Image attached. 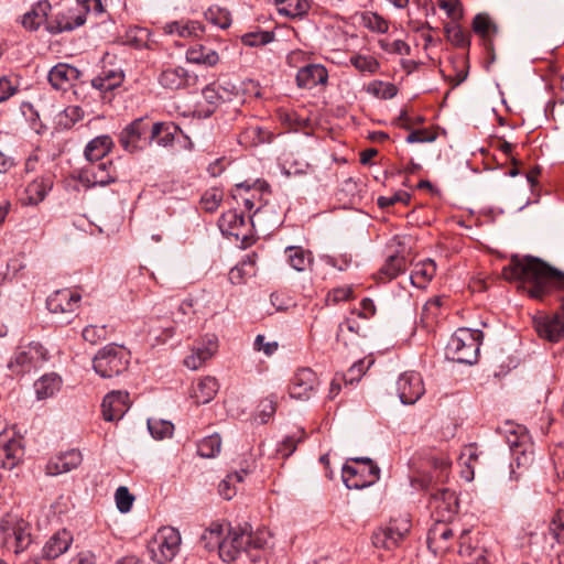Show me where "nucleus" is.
Returning <instances> with one entry per match:
<instances>
[{"label": "nucleus", "mask_w": 564, "mask_h": 564, "mask_svg": "<svg viewBox=\"0 0 564 564\" xmlns=\"http://www.w3.org/2000/svg\"><path fill=\"white\" fill-rule=\"evenodd\" d=\"M178 131L180 128L173 122H155L150 130V143L155 141L160 147H170Z\"/></svg>", "instance_id": "obj_35"}, {"label": "nucleus", "mask_w": 564, "mask_h": 564, "mask_svg": "<svg viewBox=\"0 0 564 564\" xmlns=\"http://www.w3.org/2000/svg\"><path fill=\"white\" fill-rule=\"evenodd\" d=\"M129 393L122 391H111L102 400L101 411L106 421L112 422L120 420L129 410Z\"/></svg>", "instance_id": "obj_23"}, {"label": "nucleus", "mask_w": 564, "mask_h": 564, "mask_svg": "<svg viewBox=\"0 0 564 564\" xmlns=\"http://www.w3.org/2000/svg\"><path fill=\"white\" fill-rule=\"evenodd\" d=\"M549 533L557 543H564V510H557L549 524Z\"/></svg>", "instance_id": "obj_55"}, {"label": "nucleus", "mask_w": 564, "mask_h": 564, "mask_svg": "<svg viewBox=\"0 0 564 564\" xmlns=\"http://www.w3.org/2000/svg\"><path fill=\"white\" fill-rule=\"evenodd\" d=\"M421 376L414 371L402 373L397 381V392L403 404H414L424 394Z\"/></svg>", "instance_id": "obj_18"}, {"label": "nucleus", "mask_w": 564, "mask_h": 564, "mask_svg": "<svg viewBox=\"0 0 564 564\" xmlns=\"http://www.w3.org/2000/svg\"><path fill=\"white\" fill-rule=\"evenodd\" d=\"M188 78V73L183 67L166 68L161 72L159 83L166 89L177 90L187 85Z\"/></svg>", "instance_id": "obj_38"}, {"label": "nucleus", "mask_w": 564, "mask_h": 564, "mask_svg": "<svg viewBox=\"0 0 564 564\" xmlns=\"http://www.w3.org/2000/svg\"><path fill=\"white\" fill-rule=\"evenodd\" d=\"M148 429L151 435L156 440L171 437L174 432V425L170 421L149 419Z\"/></svg>", "instance_id": "obj_52"}, {"label": "nucleus", "mask_w": 564, "mask_h": 564, "mask_svg": "<svg viewBox=\"0 0 564 564\" xmlns=\"http://www.w3.org/2000/svg\"><path fill=\"white\" fill-rule=\"evenodd\" d=\"M0 543L17 555L24 552L32 543L30 524L24 520L11 517L2 519Z\"/></svg>", "instance_id": "obj_7"}, {"label": "nucleus", "mask_w": 564, "mask_h": 564, "mask_svg": "<svg viewBox=\"0 0 564 564\" xmlns=\"http://www.w3.org/2000/svg\"><path fill=\"white\" fill-rule=\"evenodd\" d=\"M317 384L316 373L310 368L299 369L290 383L289 393L292 399H308Z\"/></svg>", "instance_id": "obj_20"}, {"label": "nucleus", "mask_w": 564, "mask_h": 564, "mask_svg": "<svg viewBox=\"0 0 564 564\" xmlns=\"http://www.w3.org/2000/svg\"><path fill=\"white\" fill-rule=\"evenodd\" d=\"M80 77V70L67 63H58L47 75L51 86L61 91L69 90Z\"/></svg>", "instance_id": "obj_22"}, {"label": "nucleus", "mask_w": 564, "mask_h": 564, "mask_svg": "<svg viewBox=\"0 0 564 564\" xmlns=\"http://www.w3.org/2000/svg\"><path fill=\"white\" fill-rule=\"evenodd\" d=\"M226 527L220 523H212L200 536V543L207 551H218L220 555V545H223Z\"/></svg>", "instance_id": "obj_41"}, {"label": "nucleus", "mask_w": 564, "mask_h": 564, "mask_svg": "<svg viewBox=\"0 0 564 564\" xmlns=\"http://www.w3.org/2000/svg\"><path fill=\"white\" fill-rule=\"evenodd\" d=\"M362 21L365 26L373 32L386 33L389 29L387 20L376 12H366L362 15Z\"/></svg>", "instance_id": "obj_54"}, {"label": "nucleus", "mask_w": 564, "mask_h": 564, "mask_svg": "<svg viewBox=\"0 0 564 564\" xmlns=\"http://www.w3.org/2000/svg\"><path fill=\"white\" fill-rule=\"evenodd\" d=\"M328 79V72L322 64H306L299 67L296 74V85L302 89H313L322 85L325 86Z\"/></svg>", "instance_id": "obj_24"}, {"label": "nucleus", "mask_w": 564, "mask_h": 564, "mask_svg": "<svg viewBox=\"0 0 564 564\" xmlns=\"http://www.w3.org/2000/svg\"><path fill=\"white\" fill-rule=\"evenodd\" d=\"M80 300L82 295L77 291L62 289L47 297L46 305L53 314L73 313L78 308Z\"/></svg>", "instance_id": "obj_21"}, {"label": "nucleus", "mask_w": 564, "mask_h": 564, "mask_svg": "<svg viewBox=\"0 0 564 564\" xmlns=\"http://www.w3.org/2000/svg\"><path fill=\"white\" fill-rule=\"evenodd\" d=\"M360 371V368H357V365H354L350 367L347 375L336 373L330 382L329 398L334 399L337 397L343 384H352L355 380H359Z\"/></svg>", "instance_id": "obj_44"}, {"label": "nucleus", "mask_w": 564, "mask_h": 564, "mask_svg": "<svg viewBox=\"0 0 564 564\" xmlns=\"http://www.w3.org/2000/svg\"><path fill=\"white\" fill-rule=\"evenodd\" d=\"M430 508L435 520L452 521L458 511L456 492L448 488L437 489L431 496Z\"/></svg>", "instance_id": "obj_14"}, {"label": "nucleus", "mask_w": 564, "mask_h": 564, "mask_svg": "<svg viewBox=\"0 0 564 564\" xmlns=\"http://www.w3.org/2000/svg\"><path fill=\"white\" fill-rule=\"evenodd\" d=\"M411 199V195L404 191H398L393 195L390 196H379L377 199V204L380 208L384 209L390 206H393L397 203H402L404 205L409 204Z\"/></svg>", "instance_id": "obj_60"}, {"label": "nucleus", "mask_w": 564, "mask_h": 564, "mask_svg": "<svg viewBox=\"0 0 564 564\" xmlns=\"http://www.w3.org/2000/svg\"><path fill=\"white\" fill-rule=\"evenodd\" d=\"M306 433L303 429H297L294 433L288 435L278 446L276 452L283 457L291 456L297 447V444L304 441Z\"/></svg>", "instance_id": "obj_49"}, {"label": "nucleus", "mask_w": 564, "mask_h": 564, "mask_svg": "<svg viewBox=\"0 0 564 564\" xmlns=\"http://www.w3.org/2000/svg\"><path fill=\"white\" fill-rule=\"evenodd\" d=\"M471 26L473 31L485 41L490 40L491 34L497 32V26L487 13L476 14Z\"/></svg>", "instance_id": "obj_46"}, {"label": "nucleus", "mask_w": 564, "mask_h": 564, "mask_svg": "<svg viewBox=\"0 0 564 564\" xmlns=\"http://www.w3.org/2000/svg\"><path fill=\"white\" fill-rule=\"evenodd\" d=\"M221 449V438L219 434H212L204 437L197 445V453L205 458L216 457Z\"/></svg>", "instance_id": "obj_47"}, {"label": "nucleus", "mask_w": 564, "mask_h": 564, "mask_svg": "<svg viewBox=\"0 0 564 564\" xmlns=\"http://www.w3.org/2000/svg\"><path fill=\"white\" fill-rule=\"evenodd\" d=\"M219 227L224 234L234 236L237 239L246 237V232L243 231L246 219L245 216L237 210L224 213L219 219Z\"/></svg>", "instance_id": "obj_31"}, {"label": "nucleus", "mask_w": 564, "mask_h": 564, "mask_svg": "<svg viewBox=\"0 0 564 564\" xmlns=\"http://www.w3.org/2000/svg\"><path fill=\"white\" fill-rule=\"evenodd\" d=\"M62 380L56 373H46L34 382V391L39 400L53 397L61 389Z\"/></svg>", "instance_id": "obj_40"}, {"label": "nucleus", "mask_w": 564, "mask_h": 564, "mask_svg": "<svg viewBox=\"0 0 564 564\" xmlns=\"http://www.w3.org/2000/svg\"><path fill=\"white\" fill-rule=\"evenodd\" d=\"M360 336V327L355 319H346L338 326L336 340L338 344H343L344 347L357 345V339Z\"/></svg>", "instance_id": "obj_42"}, {"label": "nucleus", "mask_w": 564, "mask_h": 564, "mask_svg": "<svg viewBox=\"0 0 564 564\" xmlns=\"http://www.w3.org/2000/svg\"><path fill=\"white\" fill-rule=\"evenodd\" d=\"M82 336L85 341L96 345L106 339L107 329L105 326L88 325L83 329Z\"/></svg>", "instance_id": "obj_61"}, {"label": "nucleus", "mask_w": 564, "mask_h": 564, "mask_svg": "<svg viewBox=\"0 0 564 564\" xmlns=\"http://www.w3.org/2000/svg\"><path fill=\"white\" fill-rule=\"evenodd\" d=\"M447 40L458 48H468L470 45V35L462 29L456 22L444 26Z\"/></svg>", "instance_id": "obj_45"}, {"label": "nucleus", "mask_w": 564, "mask_h": 564, "mask_svg": "<svg viewBox=\"0 0 564 564\" xmlns=\"http://www.w3.org/2000/svg\"><path fill=\"white\" fill-rule=\"evenodd\" d=\"M273 33L269 31L250 32L241 37V42L247 46L265 45L273 41Z\"/></svg>", "instance_id": "obj_56"}, {"label": "nucleus", "mask_w": 564, "mask_h": 564, "mask_svg": "<svg viewBox=\"0 0 564 564\" xmlns=\"http://www.w3.org/2000/svg\"><path fill=\"white\" fill-rule=\"evenodd\" d=\"M350 63L359 72H367L370 74L376 73L379 68V63L370 55H354L350 57Z\"/></svg>", "instance_id": "obj_53"}, {"label": "nucleus", "mask_w": 564, "mask_h": 564, "mask_svg": "<svg viewBox=\"0 0 564 564\" xmlns=\"http://www.w3.org/2000/svg\"><path fill=\"white\" fill-rule=\"evenodd\" d=\"M24 456V446L21 437L0 434V463L7 469H13Z\"/></svg>", "instance_id": "obj_19"}, {"label": "nucleus", "mask_w": 564, "mask_h": 564, "mask_svg": "<svg viewBox=\"0 0 564 564\" xmlns=\"http://www.w3.org/2000/svg\"><path fill=\"white\" fill-rule=\"evenodd\" d=\"M221 93H226V89L218 87L216 84H210L203 89V97L209 105L216 107L224 100Z\"/></svg>", "instance_id": "obj_63"}, {"label": "nucleus", "mask_w": 564, "mask_h": 564, "mask_svg": "<svg viewBox=\"0 0 564 564\" xmlns=\"http://www.w3.org/2000/svg\"><path fill=\"white\" fill-rule=\"evenodd\" d=\"M86 22L85 8L77 1L74 6L58 11L52 20L47 22L48 32L56 34L65 31H73Z\"/></svg>", "instance_id": "obj_12"}, {"label": "nucleus", "mask_w": 564, "mask_h": 564, "mask_svg": "<svg viewBox=\"0 0 564 564\" xmlns=\"http://www.w3.org/2000/svg\"><path fill=\"white\" fill-rule=\"evenodd\" d=\"M218 350V338L216 335H205L197 340L191 354L184 358V366L191 370H197Z\"/></svg>", "instance_id": "obj_16"}, {"label": "nucleus", "mask_w": 564, "mask_h": 564, "mask_svg": "<svg viewBox=\"0 0 564 564\" xmlns=\"http://www.w3.org/2000/svg\"><path fill=\"white\" fill-rule=\"evenodd\" d=\"M506 280L518 281L531 299L542 301L556 289H564V273L550 267L538 258L513 256L503 267Z\"/></svg>", "instance_id": "obj_1"}, {"label": "nucleus", "mask_w": 564, "mask_h": 564, "mask_svg": "<svg viewBox=\"0 0 564 564\" xmlns=\"http://www.w3.org/2000/svg\"><path fill=\"white\" fill-rule=\"evenodd\" d=\"M354 464H346L341 478L348 489H364L377 482L380 468L370 458H352Z\"/></svg>", "instance_id": "obj_8"}, {"label": "nucleus", "mask_w": 564, "mask_h": 564, "mask_svg": "<svg viewBox=\"0 0 564 564\" xmlns=\"http://www.w3.org/2000/svg\"><path fill=\"white\" fill-rule=\"evenodd\" d=\"M52 186L53 178L51 176H41L29 183L25 187L26 204L37 205L43 202Z\"/></svg>", "instance_id": "obj_34"}, {"label": "nucleus", "mask_w": 564, "mask_h": 564, "mask_svg": "<svg viewBox=\"0 0 564 564\" xmlns=\"http://www.w3.org/2000/svg\"><path fill=\"white\" fill-rule=\"evenodd\" d=\"M479 454L477 452V447L473 444L465 446L460 460L463 464L469 469V475H466L467 480H471L474 478V468L478 462Z\"/></svg>", "instance_id": "obj_58"}, {"label": "nucleus", "mask_w": 564, "mask_h": 564, "mask_svg": "<svg viewBox=\"0 0 564 564\" xmlns=\"http://www.w3.org/2000/svg\"><path fill=\"white\" fill-rule=\"evenodd\" d=\"M278 10L281 14L296 18L307 11L306 0H275Z\"/></svg>", "instance_id": "obj_50"}, {"label": "nucleus", "mask_w": 564, "mask_h": 564, "mask_svg": "<svg viewBox=\"0 0 564 564\" xmlns=\"http://www.w3.org/2000/svg\"><path fill=\"white\" fill-rule=\"evenodd\" d=\"M186 61L188 63L212 67L219 62V55L215 50L196 43L187 50Z\"/></svg>", "instance_id": "obj_33"}, {"label": "nucleus", "mask_w": 564, "mask_h": 564, "mask_svg": "<svg viewBox=\"0 0 564 564\" xmlns=\"http://www.w3.org/2000/svg\"><path fill=\"white\" fill-rule=\"evenodd\" d=\"M73 542V535L66 529L54 533L44 544L42 549L45 560H54L64 554Z\"/></svg>", "instance_id": "obj_26"}, {"label": "nucleus", "mask_w": 564, "mask_h": 564, "mask_svg": "<svg viewBox=\"0 0 564 564\" xmlns=\"http://www.w3.org/2000/svg\"><path fill=\"white\" fill-rule=\"evenodd\" d=\"M437 3L453 22H458L463 19L464 11L459 0H438Z\"/></svg>", "instance_id": "obj_57"}, {"label": "nucleus", "mask_w": 564, "mask_h": 564, "mask_svg": "<svg viewBox=\"0 0 564 564\" xmlns=\"http://www.w3.org/2000/svg\"><path fill=\"white\" fill-rule=\"evenodd\" d=\"M286 261L297 272L310 269L313 264V253L301 246H289L284 250Z\"/></svg>", "instance_id": "obj_32"}, {"label": "nucleus", "mask_w": 564, "mask_h": 564, "mask_svg": "<svg viewBox=\"0 0 564 564\" xmlns=\"http://www.w3.org/2000/svg\"><path fill=\"white\" fill-rule=\"evenodd\" d=\"M455 540V530L451 521L435 520L427 532V546L434 554L447 552Z\"/></svg>", "instance_id": "obj_15"}, {"label": "nucleus", "mask_w": 564, "mask_h": 564, "mask_svg": "<svg viewBox=\"0 0 564 564\" xmlns=\"http://www.w3.org/2000/svg\"><path fill=\"white\" fill-rule=\"evenodd\" d=\"M165 34L178 36L181 39L196 37L204 32V26L198 21L181 19L167 22L163 26Z\"/></svg>", "instance_id": "obj_27"}, {"label": "nucleus", "mask_w": 564, "mask_h": 564, "mask_svg": "<svg viewBox=\"0 0 564 564\" xmlns=\"http://www.w3.org/2000/svg\"><path fill=\"white\" fill-rule=\"evenodd\" d=\"M533 327L540 338L551 343L560 341L564 337V302L555 314L534 316Z\"/></svg>", "instance_id": "obj_10"}, {"label": "nucleus", "mask_w": 564, "mask_h": 564, "mask_svg": "<svg viewBox=\"0 0 564 564\" xmlns=\"http://www.w3.org/2000/svg\"><path fill=\"white\" fill-rule=\"evenodd\" d=\"M429 468L427 475L421 479L414 478L412 485L419 484L421 488H429L433 482L444 484L448 480L451 474V460L445 456L429 457L425 463Z\"/></svg>", "instance_id": "obj_17"}, {"label": "nucleus", "mask_w": 564, "mask_h": 564, "mask_svg": "<svg viewBox=\"0 0 564 564\" xmlns=\"http://www.w3.org/2000/svg\"><path fill=\"white\" fill-rule=\"evenodd\" d=\"M411 530V520L408 516H400L389 521L386 527L372 533V544L376 547L392 550L400 545Z\"/></svg>", "instance_id": "obj_9"}, {"label": "nucleus", "mask_w": 564, "mask_h": 564, "mask_svg": "<svg viewBox=\"0 0 564 564\" xmlns=\"http://www.w3.org/2000/svg\"><path fill=\"white\" fill-rule=\"evenodd\" d=\"M443 305V297L436 296L430 299L422 308L421 319L425 324L426 327H432L436 322L441 307Z\"/></svg>", "instance_id": "obj_51"}, {"label": "nucleus", "mask_w": 564, "mask_h": 564, "mask_svg": "<svg viewBox=\"0 0 564 564\" xmlns=\"http://www.w3.org/2000/svg\"><path fill=\"white\" fill-rule=\"evenodd\" d=\"M115 143L110 135L101 134L90 140L84 151L87 161L100 162L113 148Z\"/></svg>", "instance_id": "obj_29"}, {"label": "nucleus", "mask_w": 564, "mask_h": 564, "mask_svg": "<svg viewBox=\"0 0 564 564\" xmlns=\"http://www.w3.org/2000/svg\"><path fill=\"white\" fill-rule=\"evenodd\" d=\"M272 133L258 124L248 126L239 137L238 142L245 148H252L259 144L270 142Z\"/></svg>", "instance_id": "obj_36"}, {"label": "nucleus", "mask_w": 564, "mask_h": 564, "mask_svg": "<svg viewBox=\"0 0 564 564\" xmlns=\"http://www.w3.org/2000/svg\"><path fill=\"white\" fill-rule=\"evenodd\" d=\"M118 175L112 161L98 162L83 169L79 182L86 187L107 186L117 181Z\"/></svg>", "instance_id": "obj_13"}, {"label": "nucleus", "mask_w": 564, "mask_h": 564, "mask_svg": "<svg viewBox=\"0 0 564 564\" xmlns=\"http://www.w3.org/2000/svg\"><path fill=\"white\" fill-rule=\"evenodd\" d=\"M115 499L118 510L122 513L130 511L134 501V497L124 486L117 488Z\"/></svg>", "instance_id": "obj_59"}, {"label": "nucleus", "mask_w": 564, "mask_h": 564, "mask_svg": "<svg viewBox=\"0 0 564 564\" xmlns=\"http://www.w3.org/2000/svg\"><path fill=\"white\" fill-rule=\"evenodd\" d=\"M149 124L145 118H138L130 122L119 134V143L129 153H135L150 144Z\"/></svg>", "instance_id": "obj_11"}, {"label": "nucleus", "mask_w": 564, "mask_h": 564, "mask_svg": "<svg viewBox=\"0 0 564 564\" xmlns=\"http://www.w3.org/2000/svg\"><path fill=\"white\" fill-rule=\"evenodd\" d=\"M436 273V263L425 259L414 264L411 272V282L414 286L424 289Z\"/></svg>", "instance_id": "obj_37"}, {"label": "nucleus", "mask_w": 564, "mask_h": 564, "mask_svg": "<svg viewBox=\"0 0 564 564\" xmlns=\"http://www.w3.org/2000/svg\"><path fill=\"white\" fill-rule=\"evenodd\" d=\"M217 391V380L213 377H205L193 386L192 398L197 404H206L215 398Z\"/></svg>", "instance_id": "obj_39"}, {"label": "nucleus", "mask_w": 564, "mask_h": 564, "mask_svg": "<svg viewBox=\"0 0 564 564\" xmlns=\"http://www.w3.org/2000/svg\"><path fill=\"white\" fill-rule=\"evenodd\" d=\"M47 360V350L42 344L31 341L19 345L7 362V369L12 378H21Z\"/></svg>", "instance_id": "obj_4"}, {"label": "nucleus", "mask_w": 564, "mask_h": 564, "mask_svg": "<svg viewBox=\"0 0 564 564\" xmlns=\"http://www.w3.org/2000/svg\"><path fill=\"white\" fill-rule=\"evenodd\" d=\"M181 534L173 527H162L148 543L150 557L158 564L170 563L178 553Z\"/></svg>", "instance_id": "obj_6"}, {"label": "nucleus", "mask_w": 564, "mask_h": 564, "mask_svg": "<svg viewBox=\"0 0 564 564\" xmlns=\"http://www.w3.org/2000/svg\"><path fill=\"white\" fill-rule=\"evenodd\" d=\"M205 19L213 25L223 30L229 28L231 24L230 12L227 9L220 8L218 6L208 8L205 12Z\"/></svg>", "instance_id": "obj_48"}, {"label": "nucleus", "mask_w": 564, "mask_h": 564, "mask_svg": "<svg viewBox=\"0 0 564 564\" xmlns=\"http://www.w3.org/2000/svg\"><path fill=\"white\" fill-rule=\"evenodd\" d=\"M221 199H223L221 192L213 188V189L204 193V195L202 196V199H200V204H202V207L206 212L212 213L218 208Z\"/></svg>", "instance_id": "obj_62"}, {"label": "nucleus", "mask_w": 564, "mask_h": 564, "mask_svg": "<svg viewBox=\"0 0 564 564\" xmlns=\"http://www.w3.org/2000/svg\"><path fill=\"white\" fill-rule=\"evenodd\" d=\"M52 6L47 0L37 1L22 17L21 23L29 31H36L44 22H48L47 15Z\"/></svg>", "instance_id": "obj_28"}, {"label": "nucleus", "mask_w": 564, "mask_h": 564, "mask_svg": "<svg viewBox=\"0 0 564 564\" xmlns=\"http://www.w3.org/2000/svg\"><path fill=\"white\" fill-rule=\"evenodd\" d=\"M270 538L267 530L252 532L247 527H230L225 530L223 545H220V558L224 562H234L240 554L246 553L251 561L258 558L253 552L262 550Z\"/></svg>", "instance_id": "obj_2"}, {"label": "nucleus", "mask_w": 564, "mask_h": 564, "mask_svg": "<svg viewBox=\"0 0 564 564\" xmlns=\"http://www.w3.org/2000/svg\"><path fill=\"white\" fill-rule=\"evenodd\" d=\"M482 333L466 327L458 328L446 346V357L459 364L477 362Z\"/></svg>", "instance_id": "obj_3"}, {"label": "nucleus", "mask_w": 564, "mask_h": 564, "mask_svg": "<svg viewBox=\"0 0 564 564\" xmlns=\"http://www.w3.org/2000/svg\"><path fill=\"white\" fill-rule=\"evenodd\" d=\"M129 360V351L126 348L109 344L98 350L93 359V367L100 377L113 378L128 369Z\"/></svg>", "instance_id": "obj_5"}, {"label": "nucleus", "mask_w": 564, "mask_h": 564, "mask_svg": "<svg viewBox=\"0 0 564 564\" xmlns=\"http://www.w3.org/2000/svg\"><path fill=\"white\" fill-rule=\"evenodd\" d=\"M83 462L78 449H69L52 457L46 465V473L52 476L68 473L77 468Z\"/></svg>", "instance_id": "obj_25"}, {"label": "nucleus", "mask_w": 564, "mask_h": 564, "mask_svg": "<svg viewBox=\"0 0 564 564\" xmlns=\"http://www.w3.org/2000/svg\"><path fill=\"white\" fill-rule=\"evenodd\" d=\"M276 411V402L275 400L270 397L262 400L259 404V411H258V417L260 419L261 423H267L270 417L275 413Z\"/></svg>", "instance_id": "obj_64"}, {"label": "nucleus", "mask_w": 564, "mask_h": 564, "mask_svg": "<svg viewBox=\"0 0 564 564\" xmlns=\"http://www.w3.org/2000/svg\"><path fill=\"white\" fill-rule=\"evenodd\" d=\"M123 79L124 74L120 68H102V70L91 79V86L100 91H110L119 87Z\"/></svg>", "instance_id": "obj_30"}, {"label": "nucleus", "mask_w": 564, "mask_h": 564, "mask_svg": "<svg viewBox=\"0 0 564 564\" xmlns=\"http://www.w3.org/2000/svg\"><path fill=\"white\" fill-rule=\"evenodd\" d=\"M405 268V259L402 256H389L384 264L378 271V280L381 282L395 279Z\"/></svg>", "instance_id": "obj_43"}]
</instances>
